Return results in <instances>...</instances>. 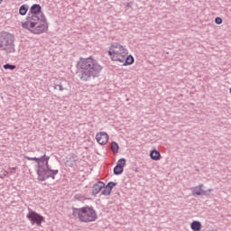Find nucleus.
Here are the masks:
<instances>
[{"label": "nucleus", "mask_w": 231, "mask_h": 231, "mask_svg": "<svg viewBox=\"0 0 231 231\" xmlns=\"http://www.w3.org/2000/svg\"><path fill=\"white\" fill-rule=\"evenodd\" d=\"M78 76L82 82H89L91 79L100 77L102 67L93 57L80 58L78 62Z\"/></svg>", "instance_id": "1"}, {"label": "nucleus", "mask_w": 231, "mask_h": 231, "mask_svg": "<svg viewBox=\"0 0 231 231\" xmlns=\"http://www.w3.org/2000/svg\"><path fill=\"white\" fill-rule=\"evenodd\" d=\"M24 30H29L32 33L41 34L48 31V21L44 14L41 16L36 14H27L26 21L22 23Z\"/></svg>", "instance_id": "2"}, {"label": "nucleus", "mask_w": 231, "mask_h": 231, "mask_svg": "<svg viewBox=\"0 0 231 231\" xmlns=\"http://www.w3.org/2000/svg\"><path fill=\"white\" fill-rule=\"evenodd\" d=\"M72 216L78 217L81 223H91L97 221L98 216L93 207L86 206L83 208H72Z\"/></svg>", "instance_id": "3"}, {"label": "nucleus", "mask_w": 231, "mask_h": 231, "mask_svg": "<svg viewBox=\"0 0 231 231\" xmlns=\"http://www.w3.org/2000/svg\"><path fill=\"white\" fill-rule=\"evenodd\" d=\"M0 51L7 54L15 53V36L14 34L3 31L0 32Z\"/></svg>", "instance_id": "4"}, {"label": "nucleus", "mask_w": 231, "mask_h": 231, "mask_svg": "<svg viewBox=\"0 0 231 231\" xmlns=\"http://www.w3.org/2000/svg\"><path fill=\"white\" fill-rule=\"evenodd\" d=\"M128 53L127 49L118 42L112 43L108 50V55L114 62H124Z\"/></svg>", "instance_id": "5"}, {"label": "nucleus", "mask_w": 231, "mask_h": 231, "mask_svg": "<svg viewBox=\"0 0 231 231\" xmlns=\"http://www.w3.org/2000/svg\"><path fill=\"white\" fill-rule=\"evenodd\" d=\"M25 160H28V162H36L38 165L37 171H41L46 167H50V156L44 154L41 157H30L28 155H25Z\"/></svg>", "instance_id": "6"}, {"label": "nucleus", "mask_w": 231, "mask_h": 231, "mask_svg": "<svg viewBox=\"0 0 231 231\" xmlns=\"http://www.w3.org/2000/svg\"><path fill=\"white\" fill-rule=\"evenodd\" d=\"M28 214L26 215L27 219L30 221L31 225H37V226H42V222H44V217L41 214L28 208Z\"/></svg>", "instance_id": "7"}, {"label": "nucleus", "mask_w": 231, "mask_h": 231, "mask_svg": "<svg viewBox=\"0 0 231 231\" xmlns=\"http://www.w3.org/2000/svg\"><path fill=\"white\" fill-rule=\"evenodd\" d=\"M51 166L42 168V170H36V174L38 176V181H46L50 180L51 176Z\"/></svg>", "instance_id": "8"}, {"label": "nucleus", "mask_w": 231, "mask_h": 231, "mask_svg": "<svg viewBox=\"0 0 231 231\" xmlns=\"http://www.w3.org/2000/svg\"><path fill=\"white\" fill-rule=\"evenodd\" d=\"M203 183H200L199 186L193 187L191 189L193 196H208V192H212V189L208 190L203 189Z\"/></svg>", "instance_id": "9"}, {"label": "nucleus", "mask_w": 231, "mask_h": 231, "mask_svg": "<svg viewBox=\"0 0 231 231\" xmlns=\"http://www.w3.org/2000/svg\"><path fill=\"white\" fill-rule=\"evenodd\" d=\"M96 140L99 145H106L109 142V135L106 132L97 133L96 134Z\"/></svg>", "instance_id": "10"}, {"label": "nucleus", "mask_w": 231, "mask_h": 231, "mask_svg": "<svg viewBox=\"0 0 231 231\" xmlns=\"http://www.w3.org/2000/svg\"><path fill=\"white\" fill-rule=\"evenodd\" d=\"M28 14L31 15H38L41 17V14L44 13H42V7L41 6V5L34 4L31 6Z\"/></svg>", "instance_id": "11"}, {"label": "nucleus", "mask_w": 231, "mask_h": 231, "mask_svg": "<svg viewBox=\"0 0 231 231\" xmlns=\"http://www.w3.org/2000/svg\"><path fill=\"white\" fill-rule=\"evenodd\" d=\"M105 187L106 183H104V181L98 180L92 187V196H97V194H99V192L102 190V189H105Z\"/></svg>", "instance_id": "12"}, {"label": "nucleus", "mask_w": 231, "mask_h": 231, "mask_svg": "<svg viewBox=\"0 0 231 231\" xmlns=\"http://www.w3.org/2000/svg\"><path fill=\"white\" fill-rule=\"evenodd\" d=\"M116 187V183L110 181L106 185H105V189L102 191V196H111V192L113 191V188Z\"/></svg>", "instance_id": "13"}, {"label": "nucleus", "mask_w": 231, "mask_h": 231, "mask_svg": "<svg viewBox=\"0 0 231 231\" xmlns=\"http://www.w3.org/2000/svg\"><path fill=\"white\" fill-rule=\"evenodd\" d=\"M123 66H131L132 64H134V57L133 55L125 56V60L123 61H119Z\"/></svg>", "instance_id": "14"}, {"label": "nucleus", "mask_w": 231, "mask_h": 231, "mask_svg": "<svg viewBox=\"0 0 231 231\" xmlns=\"http://www.w3.org/2000/svg\"><path fill=\"white\" fill-rule=\"evenodd\" d=\"M150 158L158 162L162 158V153L158 150H153L150 152Z\"/></svg>", "instance_id": "15"}, {"label": "nucleus", "mask_w": 231, "mask_h": 231, "mask_svg": "<svg viewBox=\"0 0 231 231\" xmlns=\"http://www.w3.org/2000/svg\"><path fill=\"white\" fill-rule=\"evenodd\" d=\"M201 222L199 221H193L190 225V228L193 231H200L201 230Z\"/></svg>", "instance_id": "16"}, {"label": "nucleus", "mask_w": 231, "mask_h": 231, "mask_svg": "<svg viewBox=\"0 0 231 231\" xmlns=\"http://www.w3.org/2000/svg\"><path fill=\"white\" fill-rule=\"evenodd\" d=\"M110 149L114 154H118V149H120V146L118 145V143L113 141L110 144Z\"/></svg>", "instance_id": "17"}, {"label": "nucleus", "mask_w": 231, "mask_h": 231, "mask_svg": "<svg viewBox=\"0 0 231 231\" xmlns=\"http://www.w3.org/2000/svg\"><path fill=\"white\" fill-rule=\"evenodd\" d=\"M29 6L28 5H23L20 6L19 8V14L20 15H26V14H28V10H29Z\"/></svg>", "instance_id": "18"}, {"label": "nucleus", "mask_w": 231, "mask_h": 231, "mask_svg": "<svg viewBox=\"0 0 231 231\" xmlns=\"http://www.w3.org/2000/svg\"><path fill=\"white\" fill-rule=\"evenodd\" d=\"M64 84H66V82H60V83H56L54 85V89H58L59 91H64V89H66V88H64Z\"/></svg>", "instance_id": "19"}, {"label": "nucleus", "mask_w": 231, "mask_h": 231, "mask_svg": "<svg viewBox=\"0 0 231 231\" xmlns=\"http://www.w3.org/2000/svg\"><path fill=\"white\" fill-rule=\"evenodd\" d=\"M122 172H124V168L116 165L114 168V174L116 176H120V174H122Z\"/></svg>", "instance_id": "20"}, {"label": "nucleus", "mask_w": 231, "mask_h": 231, "mask_svg": "<svg viewBox=\"0 0 231 231\" xmlns=\"http://www.w3.org/2000/svg\"><path fill=\"white\" fill-rule=\"evenodd\" d=\"M125 162H126L125 159L121 158V159H119V160L117 161L116 166H117V167H122V169H124V167H125Z\"/></svg>", "instance_id": "21"}, {"label": "nucleus", "mask_w": 231, "mask_h": 231, "mask_svg": "<svg viewBox=\"0 0 231 231\" xmlns=\"http://www.w3.org/2000/svg\"><path fill=\"white\" fill-rule=\"evenodd\" d=\"M49 172H51V175H49L51 180H55V177L57 176V174H59V170H52L51 168V171H49Z\"/></svg>", "instance_id": "22"}, {"label": "nucleus", "mask_w": 231, "mask_h": 231, "mask_svg": "<svg viewBox=\"0 0 231 231\" xmlns=\"http://www.w3.org/2000/svg\"><path fill=\"white\" fill-rule=\"evenodd\" d=\"M15 65H12L10 63H6L4 65V69H10L11 71H14L15 69Z\"/></svg>", "instance_id": "23"}, {"label": "nucleus", "mask_w": 231, "mask_h": 231, "mask_svg": "<svg viewBox=\"0 0 231 231\" xmlns=\"http://www.w3.org/2000/svg\"><path fill=\"white\" fill-rule=\"evenodd\" d=\"M75 199H77L78 201H84V196L80 195V194H76L75 195Z\"/></svg>", "instance_id": "24"}, {"label": "nucleus", "mask_w": 231, "mask_h": 231, "mask_svg": "<svg viewBox=\"0 0 231 231\" xmlns=\"http://www.w3.org/2000/svg\"><path fill=\"white\" fill-rule=\"evenodd\" d=\"M69 160L70 162H79V157L75 154H71Z\"/></svg>", "instance_id": "25"}, {"label": "nucleus", "mask_w": 231, "mask_h": 231, "mask_svg": "<svg viewBox=\"0 0 231 231\" xmlns=\"http://www.w3.org/2000/svg\"><path fill=\"white\" fill-rule=\"evenodd\" d=\"M215 23H216V24H222L223 23V19H221V17H217L215 19Z\"/></svg>", "instance_id": "26"}, {"label": "nucleus", "mask_w": 231, "mask_h": 231, "mask_svg": "<svg viewBox=\"0 0 231 231\" xmlns=\"http://www.w3.org/2000/svg\"><path fill=\"white\" fill-rule=\"evenodd\" d=\"M3 4V0H0V5H2Z\"/></svg>", "instance_id": "27"}]
</instances>
